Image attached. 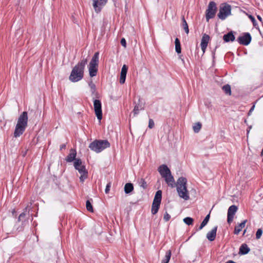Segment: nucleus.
<instances>
[{
  "label": "nucleus",
  "mask_w": 263,
  "mask_h": 263,
  "mask_svg": "<svg viewBox=\"0 0 263 263\" xmlns=\"http://www.w3.org/2000/svg\"><path fill=\"white\" fill-rule=\"evenodd\" d=\"M134 190L133 185L131 183H127L124 186V192L126 194H129Z\"/></svg>",
  "instance_id": "nucleus-24"
},
{
  "label": "nucleus",
  "mask_w": 263,
  "mask_h": 263,
  "mask_svg": "<svg viewBox=\"0 0 263 263\" xmlns=\"http://www.w3.org/2000/svg\"><path fill=\"white\" fill-rule=\"evenodd\" d=\"M252 40L251 36L249 33H245L242 35L237 38V42L241 45H248Z\"/></svg>",
  "instance_id": "nucleus-10"
},
{
  "label": "nucleus",
  "mask_w": 263,
  "mask_h": 263,
  "mask_svg": "<svg viewBox=\"0 0 263 263\" xmlns=\"http://www.w3.org/2000/svg\"><path fill=\"white\" fill-rule=\"evenodd\" d=\"M26 214L24 213H21L18 218V221H22V224H25L26 223V218H25Z\"/></svg>",
  "instance_id": "nucleus-33"
},
{
  "label": "nucleus",
  "mask_w": 263,
  "mask_h": 263,
  "mask_svg": "<svg viewBox=\"0 0 263 263\" xmlns=\"http://www.w3.org/2000/svg\"><path fill=\"white\" fill-rule=\"evenodd\" d=\"M235 36L232 31L224 34L223 36V39L226 42H233L235 40Z\"/></svg>",
  "instance_id": "nucleus-20"
},
{
  "label": "nucleus",
  "mask_w": 263,
  "mask_h": 263,
  "mask_svg": "<svg viewBox=\"0 0 263 263\" xmlns=\"http://www.w3.org/2000/svg\"><path fill=\"white\" fill-rule=\"evenodd\" d=\"M257 17L258 20L262 23V20L261 17L260 15H257Z\"/></svg>",
  "instance_id": "nucleus-47"
},
{
  "label": "nucleus",
  "mask_w": 263,
  "mask_h": 263,
  "mask_svg": "<svg viewBox=\"0 0 263 263\" xmlns=\"http://www.w3.org/2000/svg\"><path fill=\"white\" fill-rule=\"evenodd\" d=\"M222 90L224 91L225 93L227 95H231V86L229 84H226L222 87Z\"/></svg>",
  "instance_id": "nucleus-29"
},
{
  "label": "nucleus",
  "mask_w": 263,
  "mask_h": 263,
  "mask_svg": "<svg viewBox=\"0 0 263 263\" xmlns=\"http://www.w3.org/2000/svg\"><path fill=\"white\" fill-rule=\"evenodd\" d=\"M246 230H245L244 231L243 234L246 233Z\"/></svg>",
  "instance_id": "nucleus-49"
},
{
  "label": "nucleus",
  "mask_w": 263,
  "mask_h": 263,
  "mask_svg": "<svg viewBox=\"0 0 263 263\" xmlns=\"http://www.w3.org/2000/svg\"><path fill=\"white\" fill-rule=\"evenodd\" d=\"M217 10L216 3L214 2H211L208 8L206 11V20L208 22L210 18H213L215 15Z\"/></svg>",
  "instance_id": "nucleus-8"
},
{
  "label": "nucleus",
  "mask_w": 263,
  "mask_h": 263,
  "mask_svg": "<svg viewBox=\"0 0 263 263\" xmlns=\"http://www.w3.org/2000/svg\"><path fill=\"white\" fill-rule=\"evenodd\" d=\"M163 178H164L166 183L168 186H170L172 187H174L175 186V180L173 176L172 175L171 173Z\"/></svg>",
  "instance_id": "nucleus-17"
},
{
  "label": "nucleus",
  "mask_w": 263,
  "mask_h": 263,
  "mask_svg": "<svg viewBox=\"0 0 263 263\" xmlns=\"http://www.w3.org/2000/svg\"><path fill=\"white\" fill-rule=\"evenodd\" d=\"M93 106L97 119L100 121L102 118V105L100 101L97 99L93 101Z\"/></svg>",
  "instance_id": "nucleus-9"
},
{
  "label": "nucleus",
  "mask_w": 263,
  "mask_h": 263,
  "mask_svg": "<svg viewBox=\"0 0 263 263\" xmlns=\"http://www.w3.org/2000/svg\"><path fill=\"white\" fill-rule=\"evenodd\" d=\"M210 215V214H208L206 217L204 218V220L202 221V222L204 223V224H206L209 221Z\"/></svg>",
  "instance_id": "nucleus-40"
},
{
  "label": "nucleus",
  "mask_w": 263,
  "mask_h": 263,
  "mask_svg": "<svg viewBox=\"0 0 263 263\" xmlns=\"http://www.w3.org/2000/svg\"><path fill=\"white\" fill-rule=\"evenodd\" d=\"M247 222V220H243L242 222H241L239 224L236 226L234 229V234H238L241 231L242 229L243 228L245 227L246 223Z\"/></svg>",
  "instance_id": "nucleus-21"
},
{
  "label": "nucleus",
  "mask_w": 263,
  "mask_h": 263,
  "mask_svg": "<svg viewBox=\"0 0 263 263\" xmlns=\"http://www.w3.org/2000/svg\"><path fill=\"white\" fill-rule=\"evenodd\" d=\"M171 218V216L170 215L167 213V212H165L164 215V217H163V219L165 221H168Z\"/></svg>",
  "instance_id": "nucleus-38"
},
{
  "label": "nucleus",
  "mask_w": 263,
  "mask_h": 263,
  "mask_svg": "<svg viewBox=\"0 0 263 263\" xmlns=\"http://www.w3.org/2000/svg\"><path fill=\"white\" fill-rule=\"evenodd\" d=\"M160 205V203L159 202H153L151 211L153 215L156 214L158 212Z\"/></svg>",
  "instance_id": "nucleus-22"
},
{
  "label": "nucleus",
  "mask_w": 263,
  "mask_h": 263,
  "mask_svg": "<svg viewBox=\"0 0 263 263\" xmlns=\"http://www.w3.org/2000/svg\"><path fill=\"white\" fill-rule=\"evenodd\" d=\"M254 108H255V104H254V105L252 106V107L250 108V110H249V112H248V115H251V112L254 110Z\"/></svg>",
  "instance_id": "nucleus-43"
},
{
  "label": "nucleus",
  "mask_w": 263,
  "mask_h": 263,
  "mask_svg": "<svg viewBox=\"0 0 263 263\" xmlns=\"http://www.w3.org/2000/svg\"><path fill=\"white\" fill-rule=\"evenodd\" d=\"M111 185V182H108L107 184V185L106 186L105 190V192L106 194H108L109 193Z\"/></svg>",
  "instance_id": "nucleus-39"
},
{
  "label": "nucleus",
  "mask_w": 263,
  "mask_h": 263,
  "mask_svg": "<svg viewBox=\"0 0 263 263\" xmlns=\"http://www.w3.org/2000/svg\"><path fill=\"white\" fill-rule=\"evenodd\" d=\"M86 207L88 211L91 212H93L92 205L89 200H87L86 203Z\"/></svg>",
  "instance_id": "nucleus-35"
},
{
  "label": "nucleus",
  "mask_w": 263,
  "mask_h": 263,
  "mask_svg": "<svg viewBox=\"0 0 263 263\" xmlns=\"http://www.w3.org/2000/svg\"><path fill=\"white\" fill-rule=\"evenodd\" d=\"M28 123V115L26 111L23 112L18 117L17 124L16 125L14 136L15 137H20L25 132Z\"/></svg>",
  "instance_id": "nucleus-2"
},
{
  "label": "nucleus",
  "mask_w": 263,
  "mask_h": 263,
  "mask_svg": "<svg viewBox=\"0 0 263 263\" xmlns=\"http://www.w3.org/2000/svg\"><path fill=\"white\" fill-rule=\"evenodd\" d=\"M182 27H183V29L184 30L185 33L186 34H188L189 32V27H188L187 22L185 21L184 16L182 17Z\"/></svg>",
  "instance_id": "nucleus-28"
},
{
  "label": "nucleus",
  "mask_w": 263,
  "mask_h": 263,
  "mask_svg": "<svg viewBox=\"0 0 263 263\" xmlns=\"http://www.w3.org/2000/svg\"><path fill=\"white\" fill-rule=\"evenodd\" d=\"M262 234V230L261 229H258L256 233V238L258 239L260 238L261 235Z\"/></svg>",
  "instance_id": "nucleus-36"
},
{
  "label": "nucleus",
  "mask_w": 263,
  "mask_h": 263,
  "mask_svg": "<svg viewBox=\"0 0 263 263\" xmlns=\"http://www.w3.org/2000/svg\"><path fill=\"white\" fill-rule=\"evenodd\" d=\"M89 86L90 88L91 93L94 94L96 92V85L92 81L89 83Z\"/></svg>",
  "instance_id": "nucleus-34"
},
{
  "label": "nucleus",
  "mask_w": 263,
  "mask_h": 263,
  "mask_svg": "<svg viewBox=\"0 0 263 263\" xmlns=\"http://www.w3.org/2000/svg\"><path fill=\"white\" fill-rule=\"evenodd\" d=\"M99 52H96L91 59L88 65V70L90 77H93L97 75L99 63Z\"/></svg>",
  "instance_id": "nucleus-5"
},
{
  "label": "nucleus",
  "mask_w": 263,
  "mask_h": 263,
  "mask_svg": "<svg viewBox=\"0 0 263 263\" xmlns=\"http://www.w3.org/2000/svg\"><path fill=\"white\" fill-rule=\"evenodd\" d=\"M202 124L200 122H197L193 126V129L195 133H198L201 128Z\"/></svg>",
  "instance_id": "nucleus-30"
},
{
  "label": "nucleus",
  "mask_w": 263,
  "mask_h": 263,
  "mask_svg": "<svg viewBox=\"0 0 263 263\" xmlns=\"http://www.w3.org/2000/svg\"><path fill=\"white\" fill-rule=\"evenodd\" d=\"M82 161L80 159L76 160L74 162V168L78 171L79 173L81 174L80 177V181L83 182L88 177V172L86 170L85 166L82 164Z\"/></svg>",
  "instance_id": "nucleus-6"
},
{
  "label": "nucleus",
  "mask_w": 263,
  "mask_h": 263,
  "mask_svg": "<svg viewBox=\"0 0 263 263\" xmlns=\"http://www.w3.org/2000/svg\"><path fill=\"white\" fill-rule=\"evenodd\" d=\"M206 224H204V223H203L202 222H201V223L200 224V226H199V230H201V229H202V228L205 226Z\"/></svg>",
  "instance_id": "nucleus-45"
},
{
  "label": "nucleus",
  "mask_w": 263,
  "mask_h": 263,
  "mask_svg": "<svg viewBox=\"0 0 263 263\" xmlns=\"http://www.w3.org/2000/svg\"><path fill=\"white\" fill-rule=\"evenodd\" d=\"M87 63V59H83L73 67L69 78L71 82H77L82 79L84 68Z\"/></svg>",
  "instance_id": "nucleus-1"
},
{
  "label": "nucleus",
  "mask_w": 263,
  "mask_h": 263,
  "mask_svg": "<svg viewBox=\"0 0 263 263\" xmlns=\"http://www.w3.org/2000/svg\"><path fill=\"white\" fill-rule=\"evenodd\" d=\"M217 229V226H215L211 231L207 233L206 238L209 241H212L215 240L216 236Z\"/></svg>",
  "instance_id": "nucleus-16"
},
{
  "label": "nucleus",
  "mask_w": 263,
  "mask_h": 263,
  "mask_svg": "<svg viewBox=\"0 0 263 263\" xmlns=\"http://www.w3.org/2000/svg\"><path fill=\"white\" fill-rule=\"evenodd\" d=\"M206 224H204V223H203L202 222H201V223L200 224V226H199V230H201V229H202V228L205 226Z\"/></svg>",
  "instance_id": "nucleus-46"
},
{
  "label": "nucleus",
  "mask_w": 263,
  "mask_h": 263,
  "mask_svg": "<svg viewBox=\"0 0 263 263\" xmlns=\"http://www.w3.org/2000/svg\"><path fill=\"white\" fill-rule=\"evenodd\" d=\"M187 179L183 177L178 178L177 181L176 186L179 196L187 200L190 199L189 193L187 190Z\"/></svg>",
  "instance_id": "nucleus-3"
},
{
  "label": "nucleus",
  "mask_w": 263,
  "mask_h": 263,
  "mask_svg": "<svg viewBox=\"0 0 263 263\" xmlns=\"http://www.w3.org/2000/svg\"><path fill=\"white\" fill-rule=\"evenodd\" d=\"M175 50L177 53H180L181 52V45L179 40L178 38L175 39Z\"/></svg>",
  "instance_id": "nucleus-26"
},
{
  "label": "nucleus",
  "mask_w": 263,
  "mask_h": 263,
  "mask_svg": "<svg viewBox=\"0 0 263 263\" xmlns=\"http://www.w3.org/2000/svg\"><path fill=\"white\" fill-rule=\"evenodd\" d=\"M210 40V36L208 34H204L202 37L201 41V48L203 53L205 52V49L207 47L208 43Z\"/></svg>",
  "instance_id": "nucleus-13"
},
{
  "label": "nucleus",
  "mask_w": 263,
  "mask_h": 263,
  "mask_svg": "<svg viewBox=\"0 0 263 263\" xmlns=\"http://www.w3.org/2000/svg\"><path fill=\"white\" fill-rule=\"evenodd\" d=\"M250 251V249L246 243H243L240 247L239 254L241 255L247 254Z\"/></svg>",
  "instance_id": "nucleus-19"
},
{
  "label": "nucleus",
  "mask_w": 263,
  "mask_h": 263,
  "mask_svg": "<svg viewBox=\"0 0 263 263\" xmlns=\"http://www.w3.org/2000/svg\"><path fill=\"white\" fill-rule=\"evenodd\" d=\"M65 147H66V145L65 144H63L60 146L61 149H64V148H65Z\"/></svg>",
  "instance_id": "nucleus-48"
},
{
  "label": "nucleus",
  "mask_w": 263,
  "mask_h": 263,
  "mask_svg": "<svg viewBox=\"0 0 263 263\" xmlns=\"http://www.w3.org/2000/svg\"><path fill=\"white\" fill-rule=\"evenodd\" d=\"M143 109V107L142 106V105L139 103L136 104L135 107H134V110H133V113H134V116H136L137 115L139 112V111L142 110Z\"/></svg>",
  "instance_id": "nucleus-27"
},
{
  "label": "nucleus",
  "mask_w": 263,
  "mask_h": 263,
  "mask_svg": "<svg viewBox=\"0 0 263 263\" xmlns=\"http://www.w3.org/2000/svg\"><path fill=\"white\" fill-rule=\"evenodd\" d=\"M108 0H93L92 6L95 11L98 13L101 11L102 8L106 5Z\"/></svg>",
  "instance_id": "nucleus-11"
},
{
  "label": "nucleus",
  "mask_w": 263,
  "mask_h": 263,
  "mask_svg": "<svg viewBox=\"0 0 263 263\" xmlns=\"http://www.w3.org/2000/svg\"><path fill=\"white\" fill-rule=\"evenodd\" d=\"M138 184L143 189H145L147 187L146 182L143 178H141L138 180Z\"/></svg>",
  "instance_id": "nucleus-32"
},
{
  "label": "nucleus",
  "mask_w": 263,
  "mask_h": 263,
  "mask_svg": "<svg viewBox=\"0 0 263 263\" xmlns=\"http://www.w3.org/2000/svg\"><path fill=\"white\" fill-rule=\"evenodd\" d=\"M249 18L251 20V21H252L253 24V26L255 27H256V26L257 25V23L255 19V18L251 15H250L249 16Z\"/></svg>",
  "instance_id": "nucleus-37"
},
{
  "label": "nucleus",
  "mask_w": 263,
  "mask_h": 263,
  "mask_svg": "<svg viewBox=\"0 0 263 263\" xmlns=\"http://www.w3.org/2000/svg\"><path fill=\"white\" fill-rule=\"evenodd\" d=\"M161 198H162V191L161 190H158L157 191V192L155 195V197H154V199L153 201L156 202L161 203Z\"/></svg>",
  "instance_id": "nucleus-25"
},
{
  "label": "nucleus",
  "mask_w": 263,
  "mask_h": 263,
  "mask_svg": "<svg viewBox=\"0 0 263 263\" xmlns=\"http://www.w3.org/2000/svg\"><path fill=\"white\" fill-rule=\"evenodd\" d=\"M158 172L161 175V177L164 178L168 174L171 173V171L167 166L165 164H162L158 167Z\"/></svg>",
  "instance_id": "nucleus-14"
},
{
  "label": "nucleus",
  "mask_w": 263,
  "mask_h": 263,
  "mask_svg": "<svg viewBox=\"0 0 263 263\" xmlns=\"http://www.w3.org/2000/svg\"><path fill=\"white\" fill-rule=\"evenodd\" d=\"M121 44L124 47H126V40L124 38L121 40Z\"/></svg>",
  "instance_id": "nucleus-42"
},
{
  "label": "nucleus",
  "mask_w": 263,
  "mask_h": 263,
  "mask_svg": "<svg viewBox=\"0 0 263 263\" xmlns=\"http://www.w3.org/2000/svg\"><path fill=\"white\" fill-rule=\"evenodd\" d=\"M237 210L238 208L235 205H232L229 208L228 210L227 221L229 224L232 222Z\"/></svg>",
  "instance_id": "nucleus-12"
},
{
  "label": "nucleus",
  "mask_w": 263,
  "mask_h": 263,
  "mask_svg": "<svg viewBox=\"0 0 263 263\" xmlns=\"http://www.w3.org/2000/svg\"><path fill=\"white\" fill-rule=\"evenodd\" d=\"M231 13V6L228 4H224L220 6L218 17L219 19L223 20Z\"/></svg>",
  "instance_id": "nucleus-7"
},
{
  "label": "nucleus",
  "mask_w": 263,
  "mask_h": 263,
  "mask_svg": "<svg viewBox=\"0 0 263 263\" xmlns=\"http://www.w3.org/2000/svg\"><path fill=\"white\" fill-rule=\"evenodd\" d=\"M127 69V66L126 65H123L121 69L120 78V83L121 84H124L125 82Z\"/></svg>",
  "instance_id": "nucleus-15"
},
{
  "label": "nucleus",
  "mask_w": 263,
  "mask_h": 263,
  "mask_svg": "<svg viewBox=\"0 0 263 263\" xmlns=\"http://www.w3.org/2000/svg\"><path fill=\"white\" fill-rule=\"evenodd\" d=\"M110 145L109 142L106 140H96L89 144V148L91 151L99 153L109 147Z\"/></svg>",
  "instance_id": "nucleus-4"
},
{
  "label": "nucleus",
  "mask_w": 263,
  "mask_h": 263,
  "mask_svg": "<svg viewBox=\"0 0 263 263\" xmlns=\"http://www.w3.org/2000/svg\"><path fill=\"white\" fill-rule=\"evenodd\" d=\"M76 151L73 149H71L70 151V153L66 158V161L68 162H71L74 160L76 161V160L77 159H76Z\"/></svg>",
  "instance_id": "nucleus-18"
},
{
  "label": "nucleus",
  "mask_w": 263,
  "mask_h": 263,
  "mask_svg": "<svg viewBox=\"0 0 263 263\" xmlns=\"http://www.w3.org/2000/svg\"><path fill=\"white\" fill-rule=\"evenodd\" d=\"M183 222L188 226L192 225L193 223L194 220L192 218L187 217L183 219Z\"/></svg>",
  "instance_id": "nucleus-31"
},
{
  "label": "nucleus",
  "mask_w": 263,
  "mask_h": 263,
  "mask_svg": "<svg viewBox=\"0 0 263 263\" xmlns=\"http://www.w3.org/2000/svg\"><path fill=\"white\" fill-rule=\"evenodd\" d=\"M172 255L171 250H169L166 252L164 258L161 260V263H168Z\"/></svg>",
  "instance_id": "nucleus-23"
},
{
  "label": "nucleus",
  "mask_w": 263,
  "mask_h": 263,
  "mask_svg": "<svg viewBox=\"0 0 263 263\" xmlns=\"http://www.w3.org/2000/svg\"><path fill=\"white\" fill-rule=\"evenodd\" d=\"M154 122L152 119H150L149 120V122H148V127L149 128H152L154 127Z\"/></svg>",
  "instance_id": "nucleus-41"
},
{
  "label": "nucleus",
  "mask_w": 263,
  "mask_h": 263,
  "mask_svg": "<svg viewBox=\"0 0 263 263\" xmlns=\"http://www.w3.org/2000/svg\"><path fill=\"white\" fill-rule=\"evenodd\" d=\"M206 224H204V223H203L202 222H201V223L200 224V226H199V230H201V229H202V228L205 226Z\"/></svg>",
  "instance_id": "nucleus-44"
}]
</instances>
